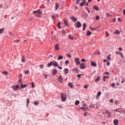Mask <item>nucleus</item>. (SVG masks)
I'll return each instance as SVG.
<instances>
[{"mask_svg": "<svg viewBox=\"0 0 125 125\" xmlns=\"http://www.w3.org/2000/svg\"><path fill=\"white\" fill-rule=\"evenodd\" d=\"M52 65H54V67H58L59 69L60 70H62V67L59 66V64H58V62H56L55 61H53L52 62Z\"/></svg>", "mask_w": 125, "mask_h": 125, "instance_id": "obj_1", "label": "nucleus"}, {"mask_svg": "<svg viewBox=\"0 0 125 125\" xmlns=\"http://www.w3.org/2000/svg\"><path fill=\"white\" fill-rule=\"evenodd\" d=\"M42 11L40 9H39L37 11H34L33 12V14H35V16H36V17H38L39 16V14H42Z\"/></svg>", "mask_w": 125, "mask_h": 125, "instance_id": "obj_2", "label": "nucleus"}, {"mask_svg": "<svg viewBox=\"0 0 125 125\" xmlns=\"http://www.w3.org/2000/svg\"><path fill=\"white\" fill-rule=\"evenodd\" d=\"M61 97L62 99V102H65V101H66V99L67 98V97H66V95L64 94H62L61 95Z\"/></svg>", "mask_w": 125, "mask_h": 125, "instance_id": "obj_3", "label": "nucleus"}, {"mask_svg": "<svg viewBox=\"0 0 125 125\" xmlns=\"http://www.w3.org/2000/svg\"><path fill=\"white\" fill-rule=\"evenodd\" d=\"M75 28H81L82 24L80 21H78L76 23L74 24Z\"/></svg>", "mask_w": 125, "mask_h": 125, "instance_id": "obj_4", "label": "nucleus"}, {"mask_svg": "<svg viewBox=\"0 0 125 125\" xmlns=\"http://www.w3.org/2000/svg\"><path fill=\"white\" fill-rule=\"evenodd\" d=\"M64 21V25H66V26H67V27H69V22H68V20L67 19H64L63 20Z\"/></svg>", "mask_w": 125, "mask_h": 125, "instance_id": "obj_5", "label": "nucleus"}, {"mask_svg": "<svg viewBox=\"0 0 125 125\" xmlns=\"http://www.w3.org/2000/svg\"><path fill=\"white\" fill-rule=\"evenodd\" d=\"M80 59L78 58L75 59L74 62H76V65H79V64L81 63V61H79Z\"/></svg>", "mask_w": 125, "mask_h": 125, "instance_id": "obj_6", "label": "nucleus"}, {"mask_svg": "<svg viewBox=\"0 0 125 125\" xmlns=\"http://www.w3.org/2000/svg\"><path fill=\"white\" fill-rule=\"evenodd\" d=\"M90 108H94V109H98V105L96 104H94L93 105H90Z\"/></svg>", "mask_w": 125, "mask_h": 125, "instance_id": "obj_7", "label": "nucleus"}, {"mask_svg": "<svg viewBox=\"0 0 125 125\" xmlns=\"http://www.w3.org/2000/svg\"><path fill=\"white\" fill-rule=\"evenodd\" d=\"M58 79L60 83H62L63 82V77H62V76H60Z\"/></svg>", "mask_w": 125, "mask_h": 125, "instance_id": "obj_8", "label": "nucleus"}, {"mask_svg": "<svg viewBox=\"0 0 125 125\" xmlns=\"http://www.w3.org/2000/svg\"><path fill=\"white\" fill-rule=\"evenodd\" d=\"M63 72L65 75H67V74L69 73V69H68V68H65L63 70Z\"/></svg>", "mask_w": 125, "mask_h": 125, "instance_id": "obj_9", "label": "nucleus"}, {"mask_svg": "<svg viewBox=\"0 0 125 125\" xmlns=\"http://www.w3.org/2000/svg\"><path fill=\"white\" fill-rule=\"evenodd\" d=\"M71 20H73L74 22H77V21H78V19L74 16L71 17Z\"/></svg>", "mask_w": 125, "mask_h": 125, "instance_id": "obj_10", "label": "nucleus"}, {"mask_svg": "<svg viewBox=\"0 0 125 125\" xmlns=\"http://www.w3.org/2000/svg\"><path fill=\"white\" fill-rule=\"evenodd\" d=\"M55 49H56V50H59V44H57L55 45Z\"/></svg>", "mask_w": 125, "mask_h": 125, "instance_id": "obj_11", "label": "nucleus"}, {"mask_svg": "<svg viewBox=\"0 0 125 125\" xmlns=\"http://www.w3.org/2000/svg\"><path fill=\"white\" fill-rule=\"evenodd\" d=\"M57 72H58V71L56 70V69H53V71H52L53 76H54V75H56V74H57Z\"/></svg>", "mask_w": 125, "mask_h": 125, "instance_id": "obj_12", "label": "nucleus"}, {"mask_svg": "<svg viewBox=\"0 0 125 125\" xmlns=\"http://www.w3.org/2000/svg\"><path fill=\"white\" fill-rule=\"evenodd\" d=\"M105 114H107V116L108 117V118H110L111 117V112L108 111V110H106L105 111Z\"/></svg>", "mask_w": 125, "mask_h": 125, "instance_id": "obj_13", "label": "nucleus"}, {"mask_svg": "<svg viewBox=\"0 0 125 125\" xmlns=\"http://www.w3.org/2000/svg\"><path fill=\"white\" fill-rule=\"evenodd\" d=\"M113 124L115 125H118V124H119V120H118L117 119H115L113 121Z\"/></svg>", "mask_w": 125, "mask_h": 125, "instance_id": "obj_14", "label": "nucleus"}, {"mask_svg": "<svg viewBox=\"0 0 125 125\" xmlns=\"http://www.w3.org/2000/svg\"><path fill=\"white\" fill-rule=\"evenodd\" d=\"M59 8V4L56 3L55 6V10H57V9H58Z\"/></svg>", "mask_w": 125, "mask_h": 125, "instance_id": "obj_15", "label": "nucleus"}, {"mask_svg": "<svg viewBox=\"0 0 125 125\" xmlns=\"http://www.w3.org/2000/svg\"><path fill=\"white\" fill-rule=\"evenodd\" d=\"M91 65L92 66H94V67H96V66H97V64H96V63L93 62H91Z\"/></svg>", "mask_w": 125, "mask_h": 125, "instance_id": "obj_16", "label": "nucleus"}, {"mask_svg": "<svg viewBox=\"0 0 125 125\" xmlns=\"http://www.w3.org/2000/svg\"><path fill=\"white\" fill-rule=\"evenodd\" d=\"M101 91H98L97 93V95L96 96V98H98V97H100V95H101Z\"/></svg>", "mask_w": 125, "mask_h": 125, "instance_id": "obj_17", "label": "nucleus"}, {"mask_svg": "<svg viewBox=\"0 0 125 125\" xmlns=\"http://www.w3.org/2000/svg\"><path fill=\"white\" fill-rule=\"evenodd\" d=\"M80 68L81 69H84L85 68V66H84V64L83 63L80 64Z\"/></svg>", "mask_w": 125, "mask_h": 125, "instance_id": "obj_18", "label": "nucleus"}, {"mask_svg": "<svg viewBox=\"0 0 125 125\" xmlns=\"http://www.w3.org/2000/svg\"><path fill=\"white\" fill-rule=\"evenodd\" d=\"M26 86H27V84L23 85V84H21V87L20 88V89H21V88H24V87H26Z\"/></svg>", "mask_w": 125, "mask_h": 125, "instance_id": "obj_19", "label": "nucleus"}, {"mask_svg": "<svg viewBox=\"0 0 125 125\" xmlns=\"http://www.w3.org/2000/svg\"><path fill=\"white\" fill-rule=\"evenodd\" d=\"M121 32L119 31V30H116L115 31H114V34H116V35H120Z\"/></svg>", "mask_w": 125, "mask_h": 125, "instance_id": "obj_20", "label": "nucleus"}, {"mask_svg": "<svg viewBox=\"0 0 125 125\" xmlns=\"http://www.w3.org/2000/svg\"><path fill=\"white\" fill-rule=\"evenodd\" d=\"M83 31H84L85 30V27H86V24L85 23H83Z\"/></svg>", "mask_w": 125, "mask_h": 125, "instance_id": "obj_21", "label": "nucleus"}, {"mask_svg": "<svg viewBox=\"0 0 125 125\" xmlns=\"http://www.w3.org/2000/svg\"><path fill=\"white\" fill-rule=\"evenodd\" d=\"M21 62H26V58H25L24 56H23V57L21 60Z\"/></svg>", "mask_w": 125, "mask_h": 125, "instance_id": "obj_22", "label": "nucleus"}, {"mask_svg": "<svg viewBox=\"0 0 125 125\" xmlns=\"http://www.w3.org/2000/svg\"><path fill=\"white\" fill-rule=\"evenodd\" d=\"M18 88H19V86L18 85L13 86V89H18Z\"/></svg>", "mask_w": 125, "mask_h": 125, "instance_id": "obj_23", "label": "nucleus"}, {"mask_svg": "<svg viewBox=\"0 0 125 125\" xmlns=\"http://www.w3.org/2000/svg\"><path fill=\"white\" fill-rule=\"evenodd\" d=\"M68 85L71 87V88H73L74 87V85L72 84L71 83H68Z\"/></svg>", "mask_w": 125, "mask_h": 125, "instance_id": "obj_24", "label": "nucleus"}, {"mask_svg": "<svg viewBox=\"0 0 125 125\" xmlns=\"http://www.w3.org/2000/svg\"><path fill=\"white\" fill-rule=\"evenodd\" d=\"M4 32V28H1L0 29V34H2V33H3Z\"/></svg>", "mask_w": 125, "mask_h": 125, "instance_id": "obj_25", "label": "nucleus"}, {"mask_svg": "<svg viewBox=\"0 0 125 125\" xmlns=\"http://www.w3.org/2000/svg\"><path fill=\"white\" fill-rule=\"evenodd\" d=\"M106 59H107V60H111V54H109L108 55V56L106 58Z\"/></svg>", "mask_w": 125, "mask_h": 125, "instance_id": "obj_26", "label": "nucleus"}, {"mask_svg": "<svg viewBox=\"0 0 125 125\" xmlns=\"http://www.w3.org/2000/svg\"><path fill=\"white\" fill-rule=\"evenodd\" d=\"M63 58V56L60 55L58 56V60H61Z\"/></svg>", "mask_w": 125, "mask_h": 125, "instance_id": "obj_27", "label": "nucleus"}, {"mask_svg": "<svg viewBox=\"0 0 125 125\" xmlns=\"http://www.w3.org/2000/svg\"><path fill=\"white\" fill-rule=\"evenodd\" d=\"M52 65V62H50L48 64L47 67H51V65Z\"/></svg>", "mask_w": 125, "mask_h": 125, "instance_id": "obj_28", "label": "nucleus"}, {"mask_svg": "<svg viewBox=\"0 0 125 125\" xmlns=\"http://www.w3.org/2000/svg\"><path fill=\"white\" fill-rule=\"evenodd\" d=\"M94 9H95V10H98L99 9V8L97 7V6H94L93 7Z\"/></svg>", "mask_w": 125, "mask_h": 125, "instance_id": "obj_29", "label": "nucleus"}, {"mask_svg": "<svg viewBox=\"0 0 125 125\" xmlns=\"http://www.w3.org/2000/svg\"><path fill=\"white\" fill-rule=\"evenodd\" d=\"M91 35V32H90L89 31H88L86 34V35L88 37Z\"/></svg>", "mask_w": 125, "mask_h": 125, "instance_id": "obj_30", "label": "nucleus"}, {"mask_svg": "<svg viewBox=\"0 0 125 125\" xmlns=\"http://www.w3.org/2000/svg\"><path fill=\"white\" fill-rule=\"evenodd\" d=\"M99 80H100V77L98 76L96 79H95V82H99Z\"/></svg>", "mask_w": 125, "mask_h": 125, "instance_id": "obj_31", "label": "nucleus"}, {"mask_svg": "<svg viewBox=\"0 0 125 125\" xmlns=\"http://www.w3.org/2000/svg\"><path fill=\"white\" fill-rule=\"evenodd\" d=\"M73 71H74V72L76 73H79V69L78 68H74Z\"/></svg>", "mask_w": 125, "mask_h": 125, "instance_id": "obj_32", "label": "nucleus"}, {"mask_svg": "<svg viewBox=\"0 0 125 125\" xmlns=\"http://www.w3.org/2000/svg\"><path fill=\"white\" fill-rule=\"evenodd\" d=\"M68 39H70V40H71L72 41L74 40V38L72 37L70 35H68Z\"/></svg>", "mask_w": 125, "mask_h": 125, "instance_id": "obj_33", "label": "nucleus"}, {"mask_svg": "<svg viewBox=\"0 0 125 125\" xmlns=\"http://www.w3.org/2000/svg\"><path fill=\"white\" fill-rule=\"evenodd\" d=\"M26 101H27L26 106H28V105H29V103H30V101L29 100L28 98L26 99Z\"/></svg>", "mask_w": 125, "mask_h": 125, "instance_id": "obj_34", "label": "nucleus"}, {"mask_svg": "<svg viewBox=\"0 0 125 125\" xmlns=\"http://www.w3.org/2000/svg\"><path fill=\"white\" fill-rule=\"evenodd\" d=\"M79 104H80V101H76V102H75V105H79Z\"/></svg>", "mask_w": 125, "mask_h": 125, "instance_id": "obj_35", "label": "nucleus"}, {"mask_svg": "<svg viewBox=\"0 0 125 125\" xmlns=\"http://www.w3.org/2000/svg\"><path fill=\"white\" fill-rule=\"evenodd\" d=\"M69 63H70V62L68 60L65 61V64H66V65H67V64H69Z\"/></svg>", "mask_w": 125, "mask_h": 125, "instance_id": "obj_36", "label": "nucleus"}, {"mask_svg": "<svg viewBox=\"0 0 125 125\" xmlns=\"http://www.w3.org/2000/svg\"><path fill=\"white\" fill-rule=\"evenodd\" d=\"M51 18L52 19H54V20H56V18H55V17L54 15L51 16Z\"/></svg>", "mask_w": 125, "mask_h": 125, "instance_id": "obj_37", "label": "nucleus"}, {"mask_svg": "<svg viewBox=\"0 0 125 125\" xmlns=\"http://www.w3.org/2000/svg\"><path fill=\"white\" fill-rule=\"evenodd\" d=\"M34 105H39V102H38V101L35 102Z\"/></svg>", "mask_w": 125, "mask_h": 125, "instance_id": "obj_38", "label": "nucleus"}, {"mask_svg": "<svg viewBox=\"0 0 125 125\" xmlns=\"http://www.w3.org/2000/svg\"><path fill=\"white\" fill-rule=\"evenodd\" d=\"M80 109H82V110H85V109H87V107H80Z\"/></svg>", "mask_w": 125, "mask_h": 125, "instance_id": "obj_39", "label": "nucleus"}, {"mask_svg": "<svg viewBox=\"0 0 125 125\" xmlns=\"http://www.w3.org/2000/svg\"><path fill=\"white\" fill-rule=\"evenodd\" d=\"M90 29H91L92 30V31H95V30H96V28H92V27H90Z\"/></svg>", "mask_w": 125, "mask_h": 125, "instance_id": "obj_40", "label": "nucleus"}, {"mask_svg": "<svg viewBox=\"0 0 125 125\" xmlns=\"http://www.w3.org/2000/svg\"><path fill=\"white\" fill-rule=\"evenodd\" d=\"M19 78L20 80H21V78H22V74H20L19 76Z\"/></svg>", "mask_w": 125, "mask_h": 125, "instance_id": "obj_41", "label": "nucleus"}, {"mask_svg": "<svg viewBox=\"0 0 125 125\" xmlns=\"http://www.w3.org/2000/svg\"><path fill=\"white\" fill-rule=\"evenodd\" d=\"M96 20H99V19H100V18L99 17V16H96Z\"/></svg>", "mask_w": 125, "mask_h": 125, "instance_id": "obj_42", "label": "nucleus"}, {"mask_svg": "<svg viewBox=\"0 0 125 125\" xmlns=\"http://www.w3.org/2000/svg\"><path fill=\"white\" fill-rule=\"evenodd\" d=\"M2 74H4V75H7V72L4 71V72H2Z\"/></svg>", "mask_w": 125, "mask_h": 125, "instance_id": "obj_43", "label": "nucleus"}, {"mask_svg": "<svg viewBox=\"0 0 125 125\" xmlns=\"http://www.w3.org/2000/svg\"><path fill=\"white\" fill-rule=\"evenodd\" d=\"M115 85H116V84H115V83H112L111 85V86H112V87H114V86H115Z\"/></svg>", "mask_w": 125, "mask_h": 125, "instance_id": "obj_44", "label": "nucleus"}, {"mask_svg": "<svg viewBox=\"0 0 125 125\" xmlns=\"http://www.w3.org/2000/svg\"><path fill=\"white\" fill-rule=\"evenodd\" d=\"M24 74H25V75H28V74H29V71H24Z\"/></svg>", "mask_w": 125, "mask_h": 125, "instance_id": "obj_45", "label": "nucleus"}, {"mask_svg": "<svg viewBox=\"0 0 125 125\" xmlns=\"http://www.w3.org/2000/svg\"><path fill=\"white\" fill-rule=\"evenodd\" d=\"M32 87H35V83H31Z\"/></svg>", "mask_w": 125, "mask_h": 125, "instance_id": "obj_46", "label": "nucleus"}, {"mask_svg": "<svg viewBox=\"0 0 125 125\" xmlns=\"http://www.w3.org/2000/svg\"><path fill=\"white\" fill-rule=\"evenodd\" d=\"M125 79H122L121 81V83H125Z\"/></svg>", "mask_w": 125, "mask_h": 125, "instance_id": "obj_47", "label": "nucleus"}, {"mask_svg": "<svg viewBox=\"0 0 125 125\" xmlns=\"http://www.w3.org/2000/svg\"><path fill=\"white\" fill-rule=\"evenodd\" d=\"M40 66L41 67V69H43L44 67L43 64H40Z\"/></svg>", "mask_w": 125, "mask_h": 125, "instance_id": "obj_48", "label": "nucleus"}, {"mask_svg": "<svg viewBox=\"0 0 125 125\" xmlns=\"http://www.w3.org/2000/svg\"><path fill=\"white\" fill-rule=\"evenodd\" d=\"M115 105H118V104H119V102H118V101H115Z\"/></svg>", "mask_w": 125, "mask_h": 125, "instance_id": "obj_49", "label": "nucleus"}, {"mask_svg": "<svg viewBox=\"0 0 125 125\" xmlns=\"http://www.w3.org/2000/svg\"><path fill=\"white\" fill-rule=\"evenodd\" d=\"M80 0H77L76 4H79V3H80Z\"/></svg>", "mask_w": 125, "mask_h": 125, "instance_id": "obj_50", "label": "nucleus"}, {"mask_svg": "<svg viewBox=\"0 0 125 125\" xmlns=\"http://www.w3.org/2000/svg\"><path fill=\"white\" fill-rule=\"evenodd\" d=\"M81 77H82V75H81V74L77 75V77L79 78V79H80Z\"/></svg>", "mask_w": 125, "mask_h": 125, "instance_id": "obj_51", "label": "nucleus"}, {"mask_svg": "<svg viewBox=\"0 0 125 125\" xmlns=\"http://www.w3.org/2000/svg\"><path fill=\"white\" fill-rule=\"evenodd\" d=\"M20 42V41H19V40H17L14 41L15 42Z\"/></svg>", "mask_w": 125, "mask_h": 125, "instance_id": "obj_52", "label": "nucleus"}, {"mask_svg": "<svg viewBox=\"0 0 125 125\" xmlns=\"http://www.w3.org/2000/svg\"><path fill=\"white\" fill-rule=\"evenodd\" d=\"M81 6H83V4H84L83 2L82 3H80Z\"/></svg>", "mask_w": 125, "mask_h": 125, "instance_id": "obj_53", "label": "nucleus"}, {"mask_svg": "<svg viewBox=\"0 0 125 125\" xmlns=\"http://www.w3.org/2000/svg\"><path fill=\"white\" fill-rule=\"evenodd\" d=\"M119 54H120L121 55L122 58H123V54L122 53L120 52V53H119Z\"/></svg>", "mask_w": 125, "mask_h": 125, "instance_id": "obj_54", "label": "nucleus"}, {"mask_svg": "<svg viewBox=\"0 0 125 125\" xmlns=\"http://www.w3.org/2000/svg\"><path fill=\"white\" fill-rule=\"evenodd\" d=\"M67 57H68V58H71V55L67 54Z\"/></svg>", "mask_w": 125, "mask_h": 125, "instance_id": "obj_55", "label": "nucleus"}, {"mask_svg": "<svg viewBox=\"0 0 125 125\" xmlns=\"http://www.w3.org/2000/svg\"><path fill=\"white\" fill-rule=\"evenodd\" d=\"M61 24V22L60 21H59L57 24V26H60V24Z\"/></svg>", "mask_w": 125, "mask_h": 125, "instance_id": "obj_56", "label": "nucleus"}, {"mask_svg": "<svg viewBox=\"0 0 125 125\" xmlns=\"http://www.w3.org/2000/svg\"><path fill=\"white\" fill-rule=\"evenodd\" d=\"M43 75H44V77L45 78V79L47 78V75L44 74V73H43Z\"/></svg>", "mask_w": 125, "mask_h": 125, "instance_id": "obj_57", "label": "nucleus"}, {"mask_svg": "<svg viewBox=\"0 0 125 125\" xmlns=\"http://www.w3.org/2000/svg\"><path fill=\"white\" fill-rule=\"evenodd\" d=\"M62 34H66V32L65 31V30H62Z\"/></svg>", "mask_w": 125, "mask_h": 125, "instance_id": "obj_58", "label": "nucleus"}, {"mask_svg": "<svg viewBox=\"0 0 125 125\" xmlns=\"http://www.w3.org/2000/svg\"><path fill=\"white\" fill-rule=\"evenodd\" d=\"M109 101H110V102H111V103H113V99H111Z\"/></svg>", "mask_w": 125, "mask_h": 125, "instance_id": "obj_59", "label": "nucleus"}, {"mask_svg": "<svg viewBox=\"0 0 125 125\" xmlns=\"http://www.w3.org/2000/svg\"><path fill=\"white\" fill-rule=\"evenodd\" d=\"M106 64L107 66H109V65H110V62H107Z\"/></svg>", "mask_w": 125, "mask_h": 125, "instance_id": "obj_60", "label": "nucleus"}, {"mask_svg": "<svg viewBox=\"0 0 125 125\" xmlns=\"http://www.w3.org/2000/svg\"><path fill=\"white\" fill-rule=\"evenodd\" d=\"M81 61H82V62H85V59H82V60H81Z\"/></svg>", "mask_w": 125, "mask_h": 125, "instance_id": "obj_61", "label": "nucleus"}, {"mask_svg": "<svg viewBox=\"0 0 125 125\" xmlns=\"http://www.w3.org/2000/svg\"><path fill=\"white\" fill-rule=\"evenodd\" d=\"M104 74H105V75H109V72H105L104 73Z\"/></svg>", "mask_w": 125, "mask_h": 125, "instance_id": "obj_62", "label": "nucleus"}, {"mask_svg": "<svg viewBox=\"0 0 125 125\" xmlns=\"http://www.w3.org/2000/svg\"><path fill=\"white\" fill-rule=\"evenodd\" d=\"M123 15H125V9L123 10Z\"/></svg>", "mask_w": 125, "mask_h": 125, "instance_id": "obj_63", "label": "nucleus"}, {"mask_svg": "<svg viewBox=\"0 0 125 125\" xmlns=\"http://www.w3.org/2000/svg\"><path fill=\"white\" fill-rule=\"evenodd\" d=\"M84 88H85V89L87 88V85H85L84 86Z\"/></svg>", "mask_w": 125, "mask_h": 125, "instance_id": "obj_64", "label": "nucleus"}]
</instances>
